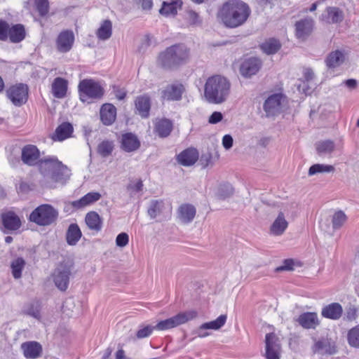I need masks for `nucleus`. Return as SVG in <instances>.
I'll list each match as a JSON object with an SVG mask.
<instances>
[{"instance_id": "obj_1", "label": "nucleus", "mask_w": 359, "mask_h": 359, "mask_svg": "<svg viewBox=\"0 0 359 359\" xmlns=\"http://www.w3.org/2000/svg\"><path fill=\"white\" fill-rule=\"evenodd\" d=\"M248 4L241 0H229L218 11L217 18L229 28H236L243 25L250 15Z\"/></svg>"}, {"instance_id": "obj_2", "label": "nucleus", "mask_w": 359, "mask_h": 359, "mask_svg": "<svg viewBox=\"0 0 359 359\" xmlns=\"http://www.w3.org/2000/svg\"><path fill=\"white\" fill-rule=\"evenodd\" d=\"M231 83L224 76L216 75L208 78L204 88V96L209 103L222 104L230 94Z\"/></svg>"}, {"instance_id": "obj_3", "label": "nucleus", "mask_w": 359, "mask_h": 359, "mask_svg": "<svg viewBox=\"0 0 359 359\" xmlns=\"http://www.w3.org/2000/svg\"><path fill=\"white\" fill-rule=\"evenodd\" d=\"M189 58V49L183 43L167 48L158 55V62L165 68H172L186 63Z\"/></svg>"}, {"instance_id": "obj_4", "label": "nucleus", "mask_w": 359, "mask_h": 359, "mask_svg": "<svg viewBox=\"0 0 359 359\" xmlns=\"http://www.w3.org/2000/svg\"><path fill=\"white\" fill-rule=\"evenodd\" d=\"M58 215V211L51 205L42 204L31 212L29 219L39 226H46L53 224Z\"/></svg>"}, {"instance_id": "obj_5", "label": "nucleus", "mask_w": 359, "mask_h": 359, "mask_svg": "<svg viewBox=\"0 0 359 359\" xmlns=\"http://www.w3.org/2000/svg\"><path fill=\"white\" fill-rule=\"evenodd\" d=\"M80 100L86 102L88 99H100L104 95L101 85L93 79H83L78 86Z\"/></svg>"}, {"instance_id": "obj_6", "label": "nucleus", "mask_w": 359, "mask_h": 359, "mask_svg": "<svg viewBox=\"0 0 359 359\" xmlns=\"http://www.w3.org/2000/svg\"><path fill=\"white\" fill-rule=\"evenodd\" d=\"M41 166L48 167L53 170L51 178L55 182L64 183L70 175V171L67 167L55 158L42 159Z\"/></svg>"}, {"instance_id": "obj_7", "label": "nucleus", "mask_w": 359, "mask_h": 359, "mask_svg": "<svg viewBox=\"0 0 359 359\" xmlns=\"http://www.w3.org/2000/svg\"><path fill=\"white\" fill-rule=\"evenodd\" d=\"M197 316L198 313L194 310L187 311L180 313L172 318L158 322L154 327L158 330H166L193 320L196 318Z\"/></svg>"}, {"instance_id": "obj_8", "label": "nucleus", "mask_w": 359, "mask_h": 359, "mask_svg": "<svg viewBox=\"0 0 359 359\" xmlns=\"http://www.w3.org/2000/svg\"><path fill=\"white\" fill-rule=\"evenodd\" d=\"M171 212V204L161 199L152 200L147 210V214L151 219H167L170 217Z\"/></svg>"}, {"instance_id": "obj_9", "label": "nucleus", "mask_w": 359, "mask_h": 359, "mask_svg": "<svg viewBox=\"0 0 359 359\" xmlns=\"http://www.w3.org/2000/svg\"><path fill=\"white\" fill-rule=\"evenodd\" d=\"M7 96L14 105L21 106L27 100V86L20 83L10 87L7 90Z\"/></svg>"}, {"instance_id": "obj_10", "label": "nucleus", "mask_w": 359, "mask_h": 359, "mask_svg": "<svg viewBox=\"0 0 359 359\" xmlns=\"http://www.w3.org/2000/svg\"><path fill=\"white\" fill-rule=\"evenodd\" d=\"M283 96L282 94L276 93L269 96L264 103V110L267 116H276L280 113Z\"/></svg>"}, {"instance_id": "obj_11", "label": "nucleus", "mask_w": 359, "mask_h": 359, "mask_svg": "<svg viewBox=\"0 0 359 359\" xmlns=\"http://www.w3.org/2000/svg\"><path fill=\"white\" fill-rule=\"evenodd\" d=\"M265 343L266 359H280V345L276 335L273 332L266 334Z\"/></svg>"}, {"instance_id": "obj_12", "label": "nucleus", "mask_w": 359, "mask_h": 359, "mask_svg": "<svg viewBox=\"0 0 359 359\" xmlns=\"http://www.w3.org/2000/svg\"><path fill=\"white\" fill-rule=\"evenodd\" d=\"M71 274L69 268L60 266L53 273V279L55 286L61 291H65L69 285V276Z\"/></svg>"}, {"instance_id": "obj_13", "label": "nucleus", "mask_w": 359, "mask_h": 359, "mask_svg": "<svg viewBox=\"0 0 359 359\" xmlns=\"http://www.w3.org/2000/svg\"><path fill=\"white\" fill-rule=\"evenodd\" d=\"M74 42V34L71 30L61 32L56 39V47L60 53L69 52Z\"/></svg>"}, {"instance_id": "obj_14", "label": "nucleus", "mask_w": 359, "mask_h": 359, "mask_svg": "<svg viewBox=\"0 0 359 359\" xmlns=\"http://www.w3.org/2000/svg\"><path fill=\"white\" fill-rule=\"evenodd\" d=\"M40 151L36 146L33 144H27L22 149L21 159L22 161L29 165H35L39 160Z\"/></svg>"}, {"instance_id": "obj_15", "label": "nucleus", "mask_w": 359, "mask_h": 359, "mask_svg": "<svg viewBox=\"0 0 359 359\" xmlns=\"http://www.w3.org/2000/svg\"><path fill=\"white\" fill-rule=\"evenodd\" d=\"M4 233H8L16 231L21 226L20 217L13 212L8 211L1 215Z\"/></svg>"}, {"instance_id": "obj_16", "label": "nucleus", "mask_w": 359, "mask_h": 359, "mask_svg": "<svg viewBox=\"0 0 359 359\" xmlns=\"http://www.w3.org/2000/svg\"><path fill=\"white\" fill-rule=\"evenodd\" d=\"M262 66L260 60L256 57H250L245 60L241 65L240 73L244 77H250L256 74Z\"/></svg>"}, {"instance_id": "obj_17", "label": "nucleus", "mask_w": 359, "mask_h": 359, "mask_svg": "<svg viewBox=\"0 0 359 359\" xmlns=\"http://www.w3.org/2000/svg\"><path fill=\"white\" fill-rule=\"evenodd\" d=\"M313 20L311 18L301 20L295 24L296 36L302 40L306 39L312 32Z\"/></svg>"}, {"instance_id": "obj_18", "label": "nucleus", "mask_w": 359, "mask_h": 359, "mask_svg": "<svg viewBox=\"0 0 359 359\" xmlns=\"http://www.w3.org/2000/svg\"><path fill=\"white\" fill-rule=\"evenodd\" d=\"M196 208L189 203L182 204L177 209V219L184 224H189L193 221L196 216Z\"/></svg>"}, {"instance_id": "obj_19", "label": "nucleus", "mask_w": 359, "mask_h": 359, "mask_svg": "<svg viewBox=\"0 0 359 359\" xmlns=\"http://www.w3.org/2000/svg\"><path fill=\"white\" fill-rule=\"evenodd\" d=\"M343 312L342 306L339 303L333 302L322 309L321 315L325 318L337 320L342 317Z\"/></svg>"}, {"instance_id": "obj_20", "label": "nucleus", "mask_w": 359, "mask_h": 359, "mask_svg": "<svg viewBox=\"0 0 359 359\" xmlns=\"http://www.w3.org/2000/svg\"><path fill=\"white\" fill-rule=\"evenodd\" d=\"M299 324L305 329H315L320 324L318 315L315 312L302 313L297 318Z\"/></svg>"}, {"instance_id": "obj_21", "label": "nucleus", "mask_w": 359, "mask_h": 359, "mask_svg": "<svg viewBox=\"0 0 359 359\" xmlns=\"http://www.w3.org/2000/svg\"><path fill=\"white\" fill-rule=\"evenodd\" d=\"M116 108L109 103L104 104L100 109V119L105 126L111 125L116 120Z\"/></svg>"}, {"instance_id": "obj_22", "label": "nucleus", "mask_w": 359, "mask_h": 359, "mask_svg": "<svg viewBox=\"0 0 359 359\" xmlns=\"http://www.w3.org/2000/svg\"><path fill=\"white\" fill-rule=\"evenodd\" d=\"M137 113L142 118H147L151 108L150 97L147 95H140L135 100Z\"/></svg>"}, {"instance_id": "obj_23", "label": "nucleus", "mask_w": 359, "mask_h": 359, "mask_svg": "<svg viewBox=\"0 0 359 359\" xmlns=\"http://www.w3.org/2000/svg\"><path fill=\"white\" fill-rule=\"evenodd\" d=\"M288 226V222L285 219L283 212H280L278 217L273 222L270 226L269 233L271 235L278 236L284 233Z\"/></svg>"}, {"instance_id": "obj_24", "label": "nucleus", "mask_w": 359, "mask_h": 359, "mask_svg": "<svg viewBox=\"0 0 359 359\" xmlns=\"http://www.w3.org/2000/svg\"><path fill=\"white\" fill-rule=\"evenodd\" d=\"M173 123L168 118H157L154 123V131L160 137H166L172 132Z\"/></svg>"}, {"instance_id": "obj_25", "label": "nucleus", "mask_w": 359, "mask_h": 359, "mask_svg": "<svg viewBox=\"0 0 359 359\" xmlns=\"http://www.w3.org/2000/svg\"><path fill=\"white\" fill-rule=\"evenodd\" d=\"M198 158L196 149L189 148L182 151L177 157V162L184 166L194 165Z\"/></svg>"}, {"instance_id": "obj_26", "label": "nucleus", "mask_w": 359, "mask_h": 359, "mask_svg": "<svg viewBox=\"0 0 359 359\" xmlns=\"http://www.w3.org/2000/svg\"><path fill=\"white\" fill-rule=\"evenodd\" d=\"M226 316L221 315L216 320L202 324L197 332V334L199 337H205L209 335V333H202L203 330H219L226 323Z\"/></svg>"}, {"instance_id": "obj_27", "label": "nucleus", "mask_w": 359, "mask_h": 359, "mask_svg": "<svg viewBox=\"0 0 359 359\" xmlns=\"http://www.w3.org/2000/svg\"><path fill=\"white\" fill-rule=\"evenodd\" d=\"M121 142V149L127 152L135 151L140 146V142L137 137L131 133L122 135Z\"/></svg>"}, {"instance_id": "obj_28", "label": "nucleus", "mask_w": 359, "mask_h": 359, "mask_svg": "<svg viewBox=\"0 0 359 359\" xmlns=\"http://www.w3.org/2000/svg\"><path fill=\"white\" fill-rule=\"evenodd\" d=\"M343 19L344 13L337 7H327L322 14V20L327 23H339Z\"/></svg>"}, {"instance_id": "obj_29", "label": "nucleus", "mask_w": 359, "mask_h": 359, "mask_svg": "<svg viewBox=\"0 0 359 359\" xmlns=\"http://www.w3.org/2000/svg\"><path fill=\"white\" fill-rule=\"evenodd\" d=\"M183 92L184 86L182 84H172L163 91L162 96L168 100H180Z\"/></svg>"}, {"instance_id": "obj_30", "label": "nucleus", "mask_w": 359, "mask_h": 359, "mask_svg": "<svg viewBox=\"0 0 359 359\" xmlns=\"http://www.w3.org/2000/svg\"><path fill=\"white\" fill-rule=\"evenodd\" d=\"M313 350L316 353L320 354H334L337 352V348L334 342L327 339L317 341L313 345Z\"/></svg>"}, {"instance_id": "obj_31", "label": "nucleus", "mask_w": 359, "mask_h": 359, "mask_svg": "<svg viewBox=\"0 0 359 359\" xmlns=\"http://www.w3.org/2000/svg\"><path fill=\"white\" fill-rule=\"evenodd\" d=\"M21 348L25 356L27 358H36L42 351L41 346L36 341L23 343Z\"/></svg>"}, {"instance_id": "obj_32", "label": "nucleus", "mask_w": 359, "mask_h": 359, "mask_svg": "<svg viewBox=\"0 0 359 359\" xmlns=\"http://www.w3.org/2000/svg\"><path fill=\"white\" fill-rule=\"evenodd\" d=\"M101 198V194L98 192H89L79 200L74 201L72 203L74 208H82L94 203L99 201Z\"/></svg>"}, {"instance_id": "obj_33", "label": "nucleus", "mask_w": 359, "mask_h": 359, "mask_svg": "<svg viewBox=\"0 0 359 359\" xmlns=\"http://www.w3.org/2000/svg\"><path fill=\"white\" fill-rule=\"evenodd\" d=\"M26 36L25 27L21 24H16L10 26L8 32V40L12 43L22 41Z\"/></svg>"}, {"instance_id": "obj_34", "label": "nucleus", "mask_w": 359, "mask_h": 359, "mask_svg": "<svg viewBox=\"0 0 359 359\" xmlns=\"http://www.w3.org/2000/svg\"><path fill=\"white\" fill-rule=\"evenodd\" d=\"M67 82L65 79L57 77L52 83V93L55 97L62 98L66 95Z\"/></svg>"}, {"instance_id": "obj_35", "label": "nucleus", "mask_w": 359, "mask_h": 359, "mask_svg": "<svg viewBox=\"0 0 359 359\" xmlns=\"http://www.w3.org/2000/svg\"><path fill=\"white\" fill-rule=\"evenodd\" d=\"M85 221L88 227L96 232L100 231L102 227V220L100 215L94 211L86 214Z\"/></svg>"}, {"instance_id": "obj_36", "label": "nucleus", "mask_w": 359, "mask_h": 359, "mask_svg": "<svg viewBox=\"0 0 359 359\" xmlns=\"http://www.w3.org/2000/svg\"><path fill=\"white\" fill-rule=\"evenodd\" d=\"M345 60V55L343 51L336 50L331 52L325 60L326 65L329 68H335L340 66Z\"/></svg>"}, {"instance_id": "obj_37", "label": "nucleus", "mask_w": 359, "mask_h": 359, "mask_svg": "<svg viewBox=\"0 0 359 359\" xmlns=\"http://www.w3.org/2000/svg\"><path fill=\"white\" fill-rule=\"evenodd\" d=\"M73 133V127L69 123H62L55 130L53 136L54 140L62 141L69 137Z\"/></svg>"}, {"instance_id": "obj_38", "label": "nucleus", "mask_w": 359, "mask_h": 359, "mask_svg": "<svg viewBox=\"0 0 359 359\" xmlns=\"http://www.w3.org/2000/svg\"><path fill=\"white\" fill-rule=\"evenodd\" d=\"M82 236L81 229L78 224H71L66 234L67 242L70 245H75Z\"/></svg>"}, {"instance_id": "obj_39", "label": "nucleus", "mask_w": 359, "mask_h": 359, "mask_svg": "<svg viewBox=\"0 0 359 359\" xmlns=\"http://www.w3.org/2000/svg\"><path fill=\"white\" fill-rule=\"evenodd\" d=\"M343 320L346 323H355L359 317V308L349 304L343 312Z\"/></svg>"}, {"instance_id": "obj_40", "label": "nucleus", "mask_w": 359, "mask_h": 359, "mask_svg": "<svg viewBox=\"0 0 359 359\" xmlns=\"http://www.w3.org/2000/svg\"><path fill=\"white\" fill-rule=\"evenodd\" d=\"M112 34V24L109 20L102 22L96 32L97 38L102 41L109 39Z\"/></svg>"}, {"instance_id": "obj_41", "label": "nucleus", "mask_w": 359, "mask_h": 359, "mask_svg": "<svg viewBox=\"0 0 359 359\" xmlns=\"http://www.w3.org/2000/svg\"><path fill=\"white\" fill-rule=\"evenodd\" d=\"M279 41L275 39H269L262 43L261 49L268 55L275 54L280 48Z\"/></svg>"}, {"instance_id": "obj_42", "label": "nucleus", "mask_w": 359, "mask_h": 359, "mask_svg": "<svg viewBox=\"0 0 359 359\" xmlns=\"http://www.w3.org/2000/svg\"><path fill=\"white\" fill-rule=\"evenodd\" d=\"M334 147V143L332 140L320 141L316 144V151L320 156L331 154Z\"/></svg>"}, {"instance_id": "obj_43", "label": "nucleus", "mask_w": 359, "mask_h": 359, "mask_svg": "<svg viewBox=\"0 0 359 359\" xmlns=\"http://www.w3.org/2000/svg\"><path fill=\"white\" fill-rule=\"evenodd\" d=\"M347 341L350 346L359 348V324L348 331Z\"/></svg>"}, {"instance_id": "obj_44", "label": "nucleus", "mask_w": 359, "mask_h": 359, "mask_svg": "<svg viewBox=\"0 0 359 359\" xmlns=\"http://www.w3.org/2000/svg\"><path fill=\"white\" fill-rule=\"evenodd\" d=\"M334 170L333 165L316 163L309 168L308 175L312 176L319 173L333 172Z\"/></svg>"}, {"instance_id": "obj_45", "label": "nucleus", "mask_w": 359, "mask_h": 359, "mask_svg": "<svg viewBox=\"0 0 359 359\" xmlns=\"http://www.w3.org/2000/svg\"><path fill=\"white\" fill-rule=\"evenodd\" d=\"M25 266V261L22 257L14 259L11 264L12 274L15 279L22 276V271Z\"/></svg>"}, {"instance_id": "obj_46", "label": "nucleus", "mask_w": 359, "mask_h": 359, "mask_svg": "<svg viewBox=\"0 0 359 359\" xmlns=\"http://www.w3.org/2000/svg\"><path fill=\"white\" fill-rule=\"evenodd\" d=\"M114 143L112 141L104 140L97 146V153L102 157L109 156L113 151Z\"/></svg>"}, {"instance_id": "obj_47", "label": "nucleus", "mask_w": 359, "mask_h": 359, "mask_svg": "<svg viewBox=\"0 0 359 359\" xmlns=\"http://www.w3.org/2000/svg\"><path fill=\"white\" fill-rule=\"evenodd\" d=\"M181 5L180 1H174L172 3H166L163 2L162 8L160 9L159 12L161 15L168 16V15H175L177 14V5Z\"/></svg>"}, {"instance_id": "obj_48", "label": "nucleus", "mask_w": 359, "mask_h": 359, "mask_svg": "<svg viewBox=\"0 0 359 359\" xmlns=\"http://www.w3.org/2000/svg\"><path fill=\"white\" fill-rule=\"evenodd\" d=\"M346 221V216L345 213L341 211L336 212L332 216V226L334 229L341 228Z\"/></svg>"}, {"instance_id": "obj_49", "label": "nucleus", "mask_w": 359, "mask_h": 359, "mask_svg": "<svg viewBox=\"0 0 359 359\" xmlns=\"http://www.w3.org/2000/svg\"><path fill=\"white\" fill-rule=\"evenodd\" d=\"M233 193L231 184L229 183L220 184L217 190V196L221 199L229 197Z\"/></svg>"}, {"instance_id": "obj_50", "label": "nucleus", "mask_w": 359, "mask_h": 359, "mask_svg": "<svg viewBox=\"0 0 359 359\" xmlns=\"http://www.w3.org/2000/svg\"><path fill=\"white\" fill-rule=\"evenodd\" d=\"M34 5L41 16H45L48 13L49 3L48 0H34Z\"/></svg>"}, {"instance_id": "obj_51", "label": "nucleus", "mask_w": 359, "mask_h": 359, "mask_svg": "<svg viewBox=\"0 0 359 359\" xmlns=\"http://www.w3.org/2000/svg\"><path fill=\"white\" fill-rule=\"evenodd\" d=\"M154 330H155L154 326H151V325L140 326V329L137 330V332L136 333V337L139 339L148 337L151 334Z\"/></svg>"}, {"instance_id": "obj_52", "label": "nucleus", "mask_w": 359, "mask_h": 359, "mask_svg": "<svg viewBox=\"0 0 359 359\" xmlns=\"http://www.w3.org/2000/svg\"><path fill=\"white\" fill-rule=\"evenodd\" d=\"M143 182L141 180H137L135 182H133L128 184L127 190L130 192V196L140 192L143 189Z\"/></svg>"}, {"instance_id": "obj_53", "label": "nucleus", "mask_w": 359, "mask_h": 359, "mask_svg": "<svg viewBox=\"0 0 359 359\" xmlns=\"http://www.w3.org/2000/svg\"><path fill=\"white\" fill-rule=\"evenodd\" d=\"M187 20L190 25H198L201 23V19L198 13L193 10H189L187 12Z\"/></svg>"}, {"instance_id": "obj_54", "label": "nucleus", "mask_w": 359, "mask_h": 359, "mask_svg": "<svg viewBox=\"0 0 359 359\" xmlns=\"http://www.w3.org/2000/svg\"><path fill=\"white\" fill-rule=\"evenodd\" d=\"M10 24L4 20H0V40L7 41L8 39V32L10 29Z\"/></svg>"}, {"instance_id": "obj_55", "label": "nucleus", "mask_w": 359, "mask_h": 359, "mask_svg": "<svg viewBox=\"0 0 359 359\" xmlns=\"http://www.w3.org/2000/svg\"><path fill=\"white\" fill-rule=\"evenodd\" d=\"M129 241L128 235L126 233H119L116 238V244L117 246L123 248L128 245Z\"/></svg>"}, {"instance_id": "obj_56", "label": "nucleus", "mask_w": 359, "mask_h": 359, "mask_svg": "<svg viewBox=\"0 0 359 359\" xmlns=\"http://www.w3.org/2000/svg\"><path fill=\"white\" fill-rule=\"evenodd\" d=\"M223 119V114L219 111H214L209 117L208 122L210 124H217Z\"/></svg>"}, {"instance_id": "obj_57", "label": "nucleus", "mask_w": 359, "mask_h": 359, "mask_svg": "<svg viewBox=\"0 0 359 359\" xmlns=\"http://www.w3.org/2000/svg\"><path fill=\"white\" fill-rule=\"evenodd\" d=\"M136 4L141 6L143 10H150L153 6L152 0H135Z\"/></svg>"}, {"instance_id": "obj_58", "label": "nucleus", "mask_w": 359, "mask_h": 359, "mask_svg": "<svg viewBox=\"0 0 359 359\" xmlns=\"http://www.w3.org/2000/svg\"><path fill=\"white\" fill-rule=\"evenodd\" d=\"M233 140L231 135H225L222 138V145L226 149H229L233 146Z\"/></svg>"}, {"instance_id": "obj_59", "label": "nucleus", "mask_w": 359, "mask_h": 359, "mask_svg": "<svg viewBox=\"0 0 359 359\" xmlns=\"http://www.w3.org/2000/svg\"><path fill=\"white\" fill-rule=\"evenodd\" d=\"M294 262L292 259H286L283 264L277 268V271H290L293 269Z\"/></svg>"}, {"instance_id": "obj_60", "label": "nucleus", "mask_w": 359, "mask_h": 359, "mask_svg": "<svg viewBox=\"0 0 359 359\" xmlns=\"http://www.w3.org/2000/svg\"><path fill=\"white\" fill-rule=\"evenodd\" d=\"M303 76L306 81L312 80L314 77V73L310 68H304L303 69Z\"/></svg>"}, {"instance_id": "obj_61", "label": "nucleus", "mask_w": 359, "mask_h": 359, "mask_svg": "<svg viewBox=\"0 0 359 359\" xmlns=\"http://www.w3.org/2000/svg\"><path fill=\"white\" fill-rule=\"evenodd\" d=\"M345 85L349 89H355L357 87V81L353 79H350L344 81Z\"/></svg>"}, {"instance_id": "obj_62", "label": "nucleus", "mask_w": 359, "mask_h": 359, "mask_svg": "<svg viewBox=\"0 0 359 359\" xmlns=\"http://www.w3.org/2000/svg\"><path fill=\"white\" fill-rule=\"evenodd\" d=\"M116 97H117V98L118 100H123L126 97V93H120L116 95Z\"/></svg>"}, {"instance_id": "obj_63", "label": "nucleus", "mask_w": 359, "mask_h": 359, "mask_svg": "<svg viewBox=\"0 0 359 359\" xmlns=\"http://www.w3.org/2000/svg\"><path fill=\"white\" fill-rule=\"evenodd\" d=\"M12 241H13V238L11 236H8L5 238V242L6 243L9 244V243H12Z\"/></svg>"}, {"instance_id": "obj_64", "label": "nucleus", "mask_w": 359, "mask_h": 359, "mask_svg": "<svg viewBox=\"0 0 359 359\" xmlns=\"http://www.w3.org/2000/svg\"><path fill=\"white\" fill-rule=\"evenodd\" d=\"M317 8V4L314 3L311 5V8H309V11L313 12L316 11Z\"/></svg>"}]
</instances>
